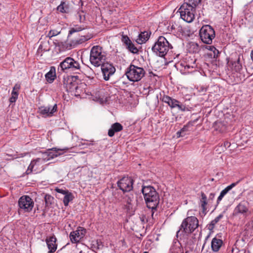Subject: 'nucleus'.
Instances as JSON below:
<instances>
[{
  "mask_svg": "<svg viewBox=\"0 0 253 253\" xmlns=\"http://www.w3.org/2000/svg\"><path fill=\"white\" fill-rule=\"evenodd\" d=\"M142 193L144 196L147 207L151 209V216L152 217L154 211L159 203V196L154 187L151 186H144L142 189Z\"/></svg>",
  "mask_w": 253,
  "mask_h": 253,
  "instance_id": "1",
  "label": "nucleus"
},
{
  "mask_svg": "<svg viewBox=\"0 0 253 253\" xmlns=\"http://www.w3.org/2000/svg\"><path fill=\"white\" fill-rule=\"evenodd\" d=\"M199 226V221L195 216H190L184 219L177 232V236L184 234H189L193 232Z\"/></svg>",
  "mask_w": 253,
  "mask_h": 253,
  "instance_id": "2",
  "label": "nucleus"
},
{
  "mask_svg": "<svg viewBox=\"0 0 253 253\" xmlns=\"http://www.w3.org/2000/svg\"><path fill=\"white\" fill-rule=\"evenodd\" d=\"M188 0L189 2H191L190 0ZM196 6V4L193 2L189 3L184 2L178 10L181 18L188 23L192 22L195 18Z\"/></svg>",
  "mask_w": 253,
  "mask_h": 253,
  "instance_id": "3",
  "label": "nucleus"
},
{
  "mask_svg": "<svg viewBox=\"0 0 253 253\" xmlns=\"http://www.w3.org/2000/svg\"><path fill=\"white\" fill-rule=\"evenodd\" d=\"M61 70L66 73H79L81 72V65L79 62L73 58L66 57L59 65Z\"/></svg>",
  "mask_w": 253,
  "mask_h": 253,
  "instance_id": "4",
  "label": "nucleus"
},
{
  "mask_svg": "<svg viewBox=\"0 0 253 253\" xmlns=\"http://www.w3.org/2000/svg\"><path fill=\"white\" fill-rule=\"evenodd\" d=\"M171 48L172 46L168 40L164 37L160 36L153 46L152 49L157 55L160 57H164Z\"/></svg>",
  "mask_w": 253,
  "mask_h": 253,
  "instance_id": "5",
  "label": "nucleus"
},
{
  "mask_svg": "<svg viewBox=\"0 0 253 253\" xmlns=\"http://www.w3.org/2000/svg\"><path fill=\"white\" fill-rule=\"evenodd\" d=\"M105 52L102 48L99 45L93 46L90 50L89 61L91 64L95 67L100 66L105 60Z\"/></svg>",
  "mask_w": 253,
  "mask_h": 253,
  "instance_id": "6",
  "label": "nucleus"
},
{
  "mask_svg": "<svg viewBox=\"0 0 253 253\" xmlns=\"http://www.w3.org/2000/svg\"><path fill=\"white\" fill-rule=\"evenodd\" d=\"M145 71L142 67L130 64L127 68L126 75L127 79L131 82H138L144 76Z\"/></svg>",
  "mask_w": 253,
  "mask_h": 253,
  "instance_id": "7",
  "label": "nucleus"
},
{
  "mask_svg": "<svg viewBox=\"0 0 253 253\" xmlns=\"http://www.w3.org/2000/svg\"><path fill=\"white\" fill-rule=\"evenodd\" d=\"M199 36L203 42L211 44L215 38V31L211 26L209 25H204L200 30Z\"/></svg>",
  "mask_w": 253,
  "mask_h": 253,
  "instance_id": "8",
  "label": "nucleus"
},
{
  "mask_svg": "<svg viewBox=\"0 0 253 253\" xmlns=\"http://www.w3.org/2000/svg\"><path fill=\"white\" fill-rule=\"evenodd\" d=\"M34 203L29 196H23L18 201V205L20 209L25 212H29L32 211Z\"/></svg>",
  "mask_w": 253,
  "mask_h": 253,
  "instance_id": "9",
  "label": "nucleus"
},
{
  "mask_svg": "<svg viewBox=\"0 0 253 253\" xmlns=\"http://www.w3.org/2000/svg\"><path fill=\"white\" fill-rule=\"evenodd\" d=\"M73 76H67L63 78V85L67 91L74 92L78 93L79 86L76 81L74 80Z\"/></svg>",
  "mask_w": 253,
  "mask_h": 253,
  "instance_id": "10",
  "label": "nucleus"
},
{
  "mask_svg": "<svg viewBox=\"0 0 253 253\" xmlns=\"http://www.w3.org/2000/svg\"><path fill=\"white\" fill-rule=\"evenodd\" d=\"M133 181L130 177H124L118 181V186L123 192H128L133 188Z\"/></svg>",
  "mask_w": 253,
  "mask_h": 253,
  "instance_id": "11",
  "label": "nucleus"
},
{
  "mask_svg": "<svg viewBox=\"0 0 253 253\" xmlns=\"http://www.w3.org/2000/svg\"><path fill=\"white\" fill-rule=\"evenodd\" d=\"M101 65V71L103 75V78L105 81H108L110 76L115 72V68L109 63H103Z\"/></svg>",
  "mask_w": 253,
  "mask_h": 253,
  "instance_id": "12",
  "label": "nucleus"
},
{
  "mask_svg": "<svg viewBox=\"0 0 253 253\" xmlns=\"http://www.w3.org/2000/svg\"><path fill=\"white\" fill-rule=\"evenodd\" d=\"M68 150V148L65 147L62 149H57L56 148H53L50 150H49L48 152H45L43 154V159L44 161L46 160H49L55 157H57L60 155L63 154V151H66Z\"/></svg>",
  "mask_w": 253,
  "mask_h": 253,
  "instance_id": "13",
  "label": "nucleus"
},
{
  "mask_svg": "<svg viewBox=\"0 0 253 253\" xmlns=\"http://www.w3.org/2000/svg\"><path fill=\"white\" fill-rule=\"evenodd\" d=\"M86 233V230L83 227H79L76 231H72L70 234V238L73 243L79 242L83 239Z\"/></svg>",
  "mask_w": 253,
  "mask_h": 253,
  "instance_id": "14",
  "label": "nucleus"
},
{
  "mask_svg": "<svg viewBox=\"0 0 253 253\" xmlns=\"http://www.w3.org/2000/svg\"><path fill=\"white\" fill-rule=\"evenodd\" d=\"M127 208L133 211L137 205V196L136 194L127 193L124 198Z\"/></svg>",
  "mask_w": 253,
  "mask_h": 253,
  "instance_id": "15",
  "label": "nucleus"
},
{
  "mask_svg": "<svg viewBox=\"0 0 253 253\" xmlns=\"http://www.w3.org/2000/svg\"><path fill=\"white\" fill-rule=\"evenodd\" d=\"M44 160L41 158H38L36 160L32 161L29 166L26 172L28 174L32 173L33 171L38 172L40 170L39 167L43 162Z\"/></svg>",
  "mask_w": 253,
  "mask_h": 253,
  "instance_id": "16",
  "label": "nucleus"
},
{
  "mask_svg": "<svg viewBox=\"0 0 253 253\" xmlns=\"http://www.w3.org/2000/svg\"><path fill=\"white\" fill-rule=\"evenodd\" d=\"M57 111V105L53 106H42L39 108V112L44 117L52 116L53 114Z\"/></svg>",
  "mask_w": 253,
  "mask_h": 253,
  "instance_id": "17",
  "label": "nucleus"
},
{
  "mask_svg": "<svg viewBox=\"0 0 253 253\" xmlns=\"http://www.w3.org/2000/svg\"><path fill=\"white\" fill-rule=\"evenodd\" d=\"M122 42L130 52L134 54L138 53V49L135 46L134 44L127 36L123 35L122 36Z\"/></svg>",
  "mask_w": 253,
  "mask_h": 253,
  "instance_id": "18",
  "label": "nucleus"
},
{
  "mask_svg": "<svg viewBox=\"0 0 253 253\" xmlns=\"http://www.w3.org/2000/svg\"><path fill=\"white\" fill-rule=\"evenodd\" d=\"M235 214L241 213L247 215L249 212L248 203L245 201L241 202L234 210Z\"/></svg>",
  "mask_w": 253,
  "mask_h": 253,
  "instance_id": "19",
  "label": "nucleus"
},
{
  "mask_svg": "<svg viewBox=\"0 0 253 253\" xmlns=\"http://www.w3.org/2000/svg\"><path fill=\"white\" fill-rule=\"evenodd\" d=\"M56 240V238L54 236L47 237L46 239L45 242L49 250L48 253H54L57 250Z\"/></svg>",
  "mask_w": 253,
  "mask_h": 253,
  "instance_id": "20",
  "label": "nucleus"
},
{
  "mask_svg": "<svg viewBox=\"0 0 253 253\" xmlns=\"http://www.w3.org/2000/svg\"><path fill=\"white\" fill-rule=\"evenodd\" d=\"M151 209H149L148 210H146L145 211L144 213H142L140 216V219L142 223H145L146 222H149L150 223H152L153 216H151Z\"/></svg>",
  "mask_w": 253,
  "mask_h": 253,
  "instance_id": "21",
  "label": "nucleus"
},
{
  "mask_svg": "<svg viewBox=\"0 0 253 253\" xmlns=\"http://www.w3.org/2000/svg\"><path fill=\"white\" fill-rule=\"evenodd\" d=\"M91 37L90 35L86 36H81L74 40H72L71 41L70 45L72 46H76L77 45L83 43V42L88 41L91 39Z\"/></svg>",
  "mask_w": 253,
  "mask_h": 253,
  "instance_id": "22",
  "label": "nucleus"
},
{
  "mask_svg": "<svg viewBox=\"0 0 253 253\" xmlns=\"http://www.w3.org/2000/svg\"><path fill=\"white\" fill-rule=\"evenodd\" d=\"M186 60V62L181 63V65L183 66L185 69H194L197 67L196 59L194 57H189Z\"/></svg>",
  "mask_w": 253,
  "mask_h": 253,
  "instance_id": "23",
  "label": "nucleus"
},
{
  "mask_svg": "<svg viewBox=\"0 0 253 253\" xmlns=\"http://www.w3.org/2000/svg\"><path fill=\"white\" fill-rule=\"evenodd\" d=\"M238 182L239 181H237V182L232 183L221 191L220 195L217 199V205L219 204V202L222 200L224 196L227 194L234 187H235Z\"/></svg>",
  "mask_w": 253,
  "mask_h": 253,
  "instance_id": "24",
  "label": "nucleus"
},
{
  "mask_svg": "<svg viewBox=\"0 0 253 253\" xmlns=\"http://www.w3.org/2000/svg\"><path fill=\"white\" fill-rule=\"evenodd\" d=\"M123 128V127L121 124L115 123L111 126V128L108 130V134L110 137H112L114 135L115 132L121 131Z\"/></svg>",
  "mask_w": 253,
  "mask_h": 253,
  "instance_id": "25",
  "label": "nucleus"
},
{
  "mask_svg": "<svg viewBox=\"0 0 253 253\" xmlns=\"http://www.w3.org/2000/svg\"><path fill=\"white\" fill-rule=\"evenodd\" d=\"M223 244L221 239L214 237L212 239L211 247L212 250L214 252H218Z\"/></svg>",
  "mask_w": 253,
  "mask_h": 253,
  "instance_id": "26",
  "label": "nucleus"
},
{
  "mask_svg": "<svg viewBox=\"0 0 253 253\" xmlns=\"http://www.w3.org/2000/svg\"><path fill=\"white\" fill-rule=\"evenodd\" d=\"M169 106L171 108H177L179 110L185 111L186 110V107L182 104L178 100L172 98L171 99Z\"/></svg>",
  "mask_w": 253,
  "mask_h": 253,
  "instance_id": "27",
  "label": "nucleus"
},
{
  "mask_svg": "<svg viewBox=\"0 0 253 253\" xmlns=\"http://www.w3.org/2000/svg\"><path fill=\"white\" fill-rule=\"evenodd\" d=\"M201 197L200 199V203L202 209V212L204 214H206L207 211V205L209 203L207 196L206 194L202 192L201 194Z\"/></svg>",
  "mask_w": 253,
  "mask_h": 253,
  "instance_id": "28",
  "label": "nucleus"
},
{
  "mask_svg": "<svg viewBox=\"0 0 253 253\" xmlns=\"http://www.w3.org/2000/svg\"><path fill=\"white\" fill-rule=\"evenodd\" d=\"M150 35L148 32L144 31L141 32L138 36L137 39L136 40V42L138 44H142L145 42L149 38Z\"/></svg>",
  "mask_w": 253,
  "mask_h": 253,
  "instance_id": "29",
  "label": "nucleus"
},
{
  "mask_svg": "<svg viewBox=\"0 0 253 253\" xmlns=\"http://www.w3.org/2000/svg\"><path fill=\"white\" fill-rule=\"evenodd\" d=\"M229 66L232 70L236 72H239L242 69V65L239 58L234 61H231L229 63Z\"/></svg>",
  "mask_w": 253,
  "mask_h": 253,
  "instance_id": "30",
  "label": "nucleus"
},
{
  "mask_svg": "<svg viewBox=\"0 0 253 253\" xmlns=\"http://www.w3.org/2000/svg\"><path fill=\"white\" fill-rule=\"evenodd\" d=\"M57 10L62 13H67L69 12V7L68 3L65 1H61L57 6Z\"/></svg>",
  "mask_w": 253,
  "mask_h": 253,
  "instance_id": "31",
  "label": "nucleus"
},
{
  "mask_svg": "<svg viewBox=\"0 0 253 253\" xmlns=\"http://www.w3.org/2000/svg\"><path fill=\"white\" fill-rule=\"evenodd\" d=\"M188 49L190 52L198 53L200 50V47L196 42H191L188 45Z\"/></svg>",
  "mask_w": 253,
  "mask_h": 253,
  "instance_id": "32",
  "label": "nucleus"
},
{
  "mask_svg": "<svg viewBox=\"0 0 253 253\" xmlns=\"http://www.w3.org/2000/svg\"><path fill=\"white\" fill-rule=\"evenodd\" d=\"M45 76L48 82L50 83L53 82L56 76L55 68H51L50 71L45 74Z\"/></svg>",
  "mask_w": 253,
  "mask_h": 253,
  "instance_id": "33",
  "label": "nucleus"
},
{
  "mask_svg": "<svg viewBox=\"0 0 253 253\" xmlns=\"http://www.w3.org/2000/svg\"><path fill=\"white\" fill-rule=\"evenodd\" d=\"M73 198H74V197H73V194L71 193L68 192L67 193H66L64 197L63 198V202L64 205L65 206H67L69 204V203L70 201H72Z\"/></svg>",
  "mask_w": 253,
  "mask_h": 253,
  "instance_id": "34",
  "label": "nucleus"
},
{
  "mask_svg": "<svg viewBox=\"0 0 253 253\" xmlns=\"http://www.w3.org/2000/svg\"><path fill=\"white\" fill-rule=\"evenodd\" d=\"M84 28L82 26L76 25L74 27L70 28L69 32L68 38H70V36L75 32L81 31L84 29Z\"/></svg>",
  "mask_w": 253,
  "mask_h": 253,
  "instance_id": "35",
  "label": "nucleus"
},
{
  "mask_svg": "<svg viewBox=\"0 0 253 253\" xmlns=\"http://www.w3.org/2000/svg\"><path fill=\"white\" fill-rule=\"evenodd\" d=\"M246 230H247L251 235H253V220L249 222L246 225Z\"/></svg>",
  "mask_w": 253,
  "mask_h": 253,
  "instance_id": "36",
  "label": "nucleus"
},
{
  "mask_svg": "<svg viewBox=\"0 0 253 253\" xmlns=\"http://www.w3.org/2000/svg\"><path fill=\"white\" fill-rule=\"evenodd\" d=\"M18 96V92L12 91L11 96L9 98L10 103H14L16 101Z\"/></svg>",
  "mask_w": 253,
  "mask_h": 253,
  "instance_id": "37",
  "label": "nucleus"
},
{
  "mask_svg": "<svg viewBox=\"0 0 253 253\" xmlns=\"http://www.w3.org/2000/svg\"><path fill=\"white\" fill-rule=\"evenodd\" d=\"M76 16L77 18L79 19L80 22H83L85 20V15L83 11H78L77 13Z\"/></svg>",
  "mask_w": 253,
  "mask_h": 253,
  "instance_id": "38",
  "label": "nucleus"
},
{
  "mask_svg": "<svg viewBox=\"0 0 253 253\" xmlns=\"http://www.w3.org/2000/svg\"><path fill=\"white\" fill-rule=\"evenodd\" d=\"M53 198L49 195H45L44 196V201L46 206H48L52 204Z\"/></svg>",
  "mask_w": 253,
  "mask_h": 253,
  "instance_id": "39",
  "label": "nucleus"
},
{
  "mask_svg": "<svg viewBox=\"0 0 253 253\" xmlns=\"http://www.w3.org/2000/svg\"><path fill=\"white\" fill-rule=\"evenodd\" d=\"M93 246H94V248L97 250L102 249L104 246L102 242L99 240H97L94 244H93Z\"/></svg>",
  "mask_w": 253,
  "mask_h": 253,
  "instance_id": "40",
  "label": "nucleus"
},
{
  "mask_svg": "<svg viewBox=\"0 0 253 253\" xmlns=\"http://www.w3.org/2000/svg\"><path fill=\"white\" fill-rule=\"evenodd\" d=\"M223 217V215L222 214H220L218 216L216 217L214 219L212 220L211 222L210 226L212 225L213 226L216 223H217L221 218Z\"/></svg>",
  "mask_w": 253,
  "mask_h": 253,
  "instance_id": "41",
  "label": "nucleus"
},
{
  "mask_svg": "<svg viewBox=\"0 0 253 253\" xmlns=\"http://www.w3.org/2000/svg\"><path fill=\"white\" fill-rule=\"evenodd\" d=\"M171 99L172 98L169 96L164 95L162 98V100L163 102L168 104L169 105Z\"/></svg>",
  "mask_w": 253,
  "mask_h": 253,
  "instance_id": "42",
  "label": "nucleus"
},
{
  "mask_svg": "<svg viewBox=\"0 0 253 253\" xmlns=\"http://www.w3.org/2000/svg\"><path fill=\"white\" fill-rule=\"evenodd\" d=\"M190 125V123H189L186 125L184 126L182 128L180 129L181 132L183 134H185V135L186 134V132L189 131V126Z\"/></svg>",
  "mask_w": 253,
  "mask_h": 253,
  "instance_id": "43",
  "label": "nucleus"
},
{
  "mask_svg": "<svg viewBox=\"0 0 253 253\" xmlns=\"http://www.w3.org/2000/svg\"><path fill=\"white\" fill-rule=\"evenodd\" d=\"M171 253H183L182 250L179 248H172L170 249Z\"/></svg>",
  "mask_w": 253,
  "mask_h": 253,
  "instance_id": "44",
  "label": "nucleus"
},
{
  "mask_svg": "<svg viewBox=\"0 0 253 253\" xmlns=\"http://www.w3.org/2000/svg\"><path fill=\"white\" fill-rule=\"evenodd\" d=\"M55 190L57 192L61 193L64 195L69 192L68 190H65L62 189H59V188H56L55 189Z\"/></svg>",
  "mask_w": 253,
  "mask_h": 253,
  "instance_id": "45",
  "label": "nucleus"
},
{
  "mask_svg": "<svg viewBox=\"0 0 253 253\" xmlns=\"http://www.w3.org/2000/svg\"><path fill=\"white\" fill-rule=\"evenodd\" d=\"M214 197H215V194L212 193H211L209 195V198L208 199L209 203H211L212 202V201L213 200Z\"/></svg>",
  "mask_w": 253,
  "mask_h": 253,
  "instance_id": "46",
  "label": "nucleus"
},
{
  "mask_svg": "<svg viewBox=\"0 0 253 253\" xmlns=\"http://www.w3.org/2000/svg\"><path fill=\"white\" fill-rule=\"evenodd\" d=\"M216 124L218 126V127H220V126H222L221 128L219 129L220 131L223 132L225 130L226 126H224V125H223V124L221 122L217 123Z\"/></svg>",
  "mask_w": 253,
  "mask_h": 253,
  "instance_id": "47",
  "label": "nucleus"
},
{
  "mask_svg": "<svg viewBox=\"0 0 253 253\" xmlns=\"http://www.w3.org/2000/svg\"><path fill=\"white\" fill-rule=\"evenodd\" d=\"M232 253H245V251L244 250H238L237 248L232 249Z\"/></svg>",
  "mask_w": 253,
  "mask_h": 253,
  "instance_id": "48",
  "label": "nucleus"
},
{
  "mask_svg": "<svg viewBox=\"0 0 253 253\" xmlns=\"http://www.w3.org/2000/svg\"><path fill=\"white\" fill-rule=\"evenodd\" d=\"M20 85L19 84H16L14 86V87L13 88V89H12V91H15V92H18V91L20 89Z\"/></svg>",
  "mask_w": 253,
  "mask_h": 253,
  "instance_id": "49",
  "label": "nucleus"
},
{
  "mask_svg": "<svg viewBox=\"0 0 253 253\" xmlns=\"http://www.w3.org/2000/svg\"><path fill=\"white\" fill-rule=\"evenodd\" d=\"M210 47V50L211 51V52H216V53H219V51L217 49H216V48L213 46H209Z\"/></svg>",
  "mask_w": 253,
  "mask_h": 253,
  "instance_id": "50",
  "label": "nucleus"
},
{
  "mask_svg": "<svg viewBox=\"0 0 253 253\" xmlns=\"http://www.w3.org/2000/svg\"><path fill=\"white\" fill-rule=\"evenodd\" d=\"M58 33L53 30H50L49 33V36L50 37H53L56 36Z\"/></svg>",
  "mask_w": 253,
  "mask_h": 253,
  "instance_id": "51",
  "label": "nucleus"
},
{
  "mask_svg": "<svg viewBox=\"0 0 253 253\" xmlns=\"http://www.w3.org/2000/svg\"><path fill=\"white\" fill-rule=\"evenodd\" d=\"M177 137H180L185 136V134H183L181 132L180 130L178 131L176 133Z\"/></svg>",
  "mask_w": 253,
  "mask_h": 253,
  "instance_id": "52",
  "label": "nucleus"
},
{
  "mask_svg": "<svg viewBox=\"0 0 253 253\" xmlns=\"http://www.w3.org/2000/svg\"><path fill=\"white\" fill-rule=\"evenodd\" d=\"M213 53H210V55L211 56H212L213 57V58H216L217 56H218V55L219 53H216V52H212Z\"/></svg>",
  "mask_w": 253,
  "mask_h": 253,
  "instance_id": "53",
  "label": "nucleus"
},
{
  "mask_svg": "<svg viewBox=\"0 0 253 253\" xmlns=\"http://www.w3.org/2000/svg\"><path fill=\"white\" fill-rule=\"evenodd\" d=\"M79 253H84L82 251H80Z\"/></svg>",
  "mask_w": 253,
  "mask_h": 253,
  "instance_id": "54",
  "label": "nucleus"
},
{
  "mask_svg": "<svg viewBox=\"0 0 253 253\" xmlns=\"http://www.w3.org/2000/svg\"><path fill=\"white\" fill-rule=\"evenodd\" d=\"M143 253H149L147 252H144Z\"/></svg>",
  "mask_w": 253,
  "mask_h": 253,
  "instance_id": "55",
  "label": "nucleus"
}]
</instances>
